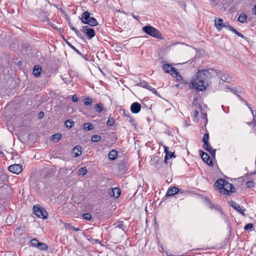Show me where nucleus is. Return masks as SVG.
Wrapping results in <instances>:
<instances>
[{
	"label": "nucleus",
	"mask_w": 256,
	"mask_h": 256,
	"mask_svg": "<svg viewBox=\"0 0 256 256\" xmlns=\"http://www.w3.org/2000/svg\"><path fill=\"white\" fill-rule=\"evenodd\" d=\"M137 85L141 87L146 88L148 85V83L146 82L143 80L140 82L139 84H138Z\"/></svg>",
	"instance_id": "nucleus-48"
},
{
	"label": "nucleus",
	"mask_w": 256,
	"mask_h": 256,
	"mask_svg": "<svg viewBox=\"0 0 256 256\" xmlns=\"http://www.w3.org/2000/svg\"><path fill=\"white\" fill-rule=\"evenodd\" d=\"M88 28V26H84L82 27V29L80 30V31L84 32V34H86L88 33L87 32Z\"/></svg>",
	"instance_id": "nucleus-50"
},
{
	"label": "nucleus",
	"mask_w": 256,
	"mask_h": 256,
	"mask_svg": "<svg viewBox=\"0 0 256 256\" xmlns=\"http://www.w3.org/2000/svg\"><path fill=\"white\" fill-rule=\"evenodd\" d=\"M228 29L232 31L234 33L236 34L237 36H240V32H238L236 30L234 29L233 27H232L231 26L229 25Z\"/></svg>",
	"instance_id": "nucleus-37"
},
{
	"label": "nucleus",
	"mask_w": 256,
	"mask_h": 256,
	"mask_svg": "<svg viewBox=\"0 0 256 256\" xmlns=\"http://www.w3.org/2000/svg\"><path fill=\"white\" fill-rule=\"evenodd\" d=\"M72 100L73 102H76L78 100V98L77 97L76 94H74L72 96Z\"/></svg>",
	"instance_id": "nucleus-52"
},
{
	"label": "nucleus",
	"mask_w": 256,
	"mask_h": 256,
	"mask_svg": "<svg viewBox=\"0 0 256 256\" xmlns=\"http://www.w3.org/2000/svg\"><path fill=\"white\" fill-rule=\"evenodd\" d=\"M180 190L175 186H173L171 188H170L166 192V196H172L174 194H176Z\"/></svg>",
	"instance_id": "nucleus-16"
},
{
	"label": "nucleus",
	"mask_w": 256,
	"mask_h": 256,
	"mask_svg": "<svg viewBox=\"0 0 256 256\" xmlns=\"http://www.w3.org/2000/svg\"><path fill=\"white\" fill-rule=\"evenodd\" d=\"M146 89H148V90H150L152 91V90L153 88H152V86H151L150 85H149V84H148V85H147L146 87Z\"/></svg>",
	"instance_id": "nucleus-59"
},
{
	"label": "nucleus",
	"mask_w": 256,
	"mask_h": 256,
	"mask_svg": "<svg viewBox=\"0 0 256 256\" xmlns=\"http://www.w3.org/2000/svg\"><path fill=\"white\" fill-rule=\"evenodd\" d=\"M65 228L69 229H71L74 231H80V229L79 228H75L74 226H71L70 224H66L65 223Z\"/></svg>",
	"instance_id": "nucleus-31"
},
{
	"label": "nucleus",
	"mask_w": 256,
	"mask_h": 256,
	"mask_svg": "<svg viewBox=\"0 0 256 256\" xmlns=\"http://www.w3.org/2000/svg\"><path fill=\"white\" fill-rule=\"evenodd\" d=\"M132 16L134 18L139 20L140 16H135L133 13H132Z\"/></svg>",
	"instance_id": "nucleus-54"
},
{
	"label": "nucleus",
	"mask_w": 256,
	"mask_h": 256,
	"mask_svg": "<svg viewBox=\"0 0 256 256\" xmlns=\"http://www.w3.org/2000/svg\"><path fill=\"white\" fill-rule=\"evenodd\" d=\"M42 72V68L41 66L39 65L34 66L32 72V74L36 77H38L40 76Z\"/></svg>",
	"instance_id": "nucleus-17"
},
{
	"label": "nucleus",
	"mask_w": 256,
	"mask_h": 256,
	"mask_svg": "<svg viewBox=\"0 0 256 256\" xmlns=\"http://www.w3.org/2000/svg\"><path fill=\"white\" fill-rule=\"evenodd\" d=\"M197 100V98H194V102H193L192 103V104L194 105V102L196 101Z\"/></svg>",
	"instance_id": "nucleus-61"
},
{
	"label": "nucleus",
	"mask_w": 256,
	"mask_h": 256,
	"mask_svg": "<svg viewBox=\"0 0 256 256\" xmlns=\"http://www.w3.org/2000/svg\"><path fill=\"white\" fill-rule=\"evenodd\" d=\"M83 128L85 130L89 131L94 128V126L91 123H86L83 124Z\"/></svg>",
	"instance_id": "nucleus-27"
},
{
	"label": "nucleus",
	"mask_w": 256,
	"mask_h": 256,
	"mask_svg": "<svg viewBox=\"0 0 256 256\" xmlns=\"http://www.w3.org/2000/svg\"><path fill=\"white\" fill-rule=\"evenodd\" d=\"M252 123L254 124V125L256 126V120H254Z\"/></svg>",
	"instance_id": "nucleus-60"
},
{
	"label": "nucleus",
	"mask_w": 256,
	"mask_h": 256,
	"mask_svg": "<svg viewBox=\"0 0 256 256\" xmlns=\"http://www.w3.org/2000/svg\"><path fill=\"white\" fill-rule=\"evenodd\" d=\"M68 24L70 26H70H72V24L70 21V20L69 22H68Z\"/></svg>",
	"instance_id": "nucleus-64"
},
{
	"label": "nucleus",
	"mask_w": 256,
	"mask_h": 256,
	"mask_svg": "<svg viewBox=\"0 0 256 256\" xmlns=\"http://www.w3.org/2000/svg\"><path fill=\"white\" fill-rule=\"evenodd\" d=\"M83 218L87 220H90L92 219V215L90 213H86L82 215Z\"/></svg>",
	"instance_id": "nucleus-40"
},
{
	"label": "nucleus",
	"mask_w": 256,
	"mask_h": 256,
	"mask_svg": "<svg viewBox=\"0 0 256 256\" xmlns=\"http://www.w3.org/2000/svg\"><path fill=\"white\" fill-rule=\"evenodd\" d=\"M94 241L96 242V243H97V242L100 243V242L98 240H95Z\"/></svg>",
	"instance_id": "nucleus-63"
},
{
	"label": "nucleus",
	"mask_w": 256,
	"mask_h": 256,
	"mask_svg": "<svg viewBox=\"0 0 256 256\" xmlns=\"http://www.w3.org/2000/svg\"><path fill=\"white\" fill-rule=\"evenodd\" d=\"M152 92L154 94L158 96H160V94H158V92L155 90V88H152Z\"/></svg>",
	"instance_id": "nucleus-53"
},
{
	"label": "nucleus",
	"mask_w": 256,
	"mask_h": 256,
	"mask_svg": "<svg viewBox=\"0 0 256 256\" xmlns=\"http://www.w3.org/2000/svg\"><path fill=\"white\" fill-rule=\"evenodd\" d=\"M246 20V15L244 13H241V23H244Z\"/></svg>",
	"instance_id": "nucleus-49"
},
{
	"label": "nucleus",
	"mask_w": 256,
	"mask_h": 256,
	"mask_svg": "<svg viewBox=\"0 0 256 256\" xmlns=\"http://www.w3.org/2000/svg\"><path fill=\"white\" fill-rule=\"evenodd\" d=\"M88 24L91 26H94L98 25V22L97 20L94 17H91L88 20Z\"/></svg>",
	"instance_id": "nucleus-24"
},
{
	"label": "nucleus",
	"mask_w": 256,
	"mask_h": 256,
	"mask_svg": "<svg viewBox=\"0 0 256 256\" xmlns=\"http://www.w3.org/2000/svg\"><path fill=\"white\" fill-rule=\"evenodd\" d=\"M141 105L138 102H133L130 106V110L133 114L138 113L141 110Z\"/></svg>",
	"instance_id": "nucleus-10"
},
{
	"label": "nucleus",
	"mask_w": 256,
	"mask_h": 256,
	"mask_svg": "<svg viewBox=\"0 0 256 256\" xmlns=\"http://www.w3.org/2000/svg\"><path fill=\"white\" fill-rule=\"evenodd\" d=\"M246 210L242 206L241 207V214L242 216H245L246 214L244 212Z\"/></svg>",
	"instance_id": "nucleus-55"
},
{
	"label": "nucleus",
	"mask_w": 256,
	"mask_h": 256,
	"mask_svg": "<svg viewBox=\"0 0 256 256\" xmlns=\"http://www.w3.org/2000/svg\"><path fill=\"white\" fill-rule=\"evenodd\" d=\"M95 110L96 112L100 113L104 110V104L102 103H99L95 105Z\"/></svg>",
	"instance_id": "nucleus-25"
},
{
	"label": "nucleus",
	"mask_w": 256,
	"mask_h": 256,
	"mask_svg": "<svg viewBox=\"0 0 256 256\" xmlns=\"http://www.w3.org/2000/svg\"><path fill=\"white\" fill-rule=\"evenodd\" d=\"M118 171L121 174H124L128 170V166L126 164V163L124 162H121L118 166Z\"/></svg>",
	"instance_id": "nucleus-15"
},
{
	"label": "nucleus",
	"mask_w": 256,
	"mask_h": 256,
	"mask_svg": "<svg viewBox=\"0 0 256 256\" xmlns=\"http://www.w3.org/2000/svg\"><path fill=\"white\" fill-rule=\"evenodd\" d=\"M84 104L85 106H88V105L90 104L92 102V98H85L84 100Z\"/></svg>",
	"instance_id": "nucleus-42"
},
{
	"label": "nucleus",
	"mask_w": 256,
	"mask_h": 256,
	"mask_svg": "<svg viewBox=\"0 0 256 256\" xmlns=\"http://www.w3.org/2000/svg\"><path fill=\"white\" fill-rule=\"evenodd\" d=\"M198 110H194V117L196 118L198 116Z\"/></svg>",
	"instance_id": "nucleus-58"
},
{
	"label": "nucleus",
	"mask_w": 256,
	"mask_h": 256,
	"mask_svg": "<svg viewBox=\"0 0 256 256\" xmlns=\"http://www.w3.org/2000/svg\"><path fill=\"white\" fill-rule=\"evenodd\" d=\"M175 78L178 81H180L182 80V76L180 74L179 72L176 70V72H174Z\"/></svg>",
	"instance_id": "nucleus-46"
},
{
	"label": "nucleus",
	"mask_w": 256,
	"mask_h": 256,
	"mask_svg": "<svg viewBox=\"0 0 256 256\" xmlns=\"http://www.w3.org/2000/svg\"><path fill=\"white\" fill-rule=\"evenodd\" d=\"M244 102V104L248 106L250 110V112L253 116L254 120H256V114H254V110H252V108L250 106V105H248L246 102L241 98V102Z\"/></svg>",
	"instance_id": "nucleus-34"
},
{
	"label": "nucleus",
	"mask_w": 256,
	"mask_h": 256,
	"mask_svg": "<svg viewBox=\"0 0 256 256\" xmlns=\"http://www.w3.org/2000/svg\"><path fill=\"white\" fill-rule=\"evenodd\" d=\"M252 11L253 14H256V4L252 8Z\"/></svg>",
	"instance_id": "nucleus-57"
},
{
	"label": "nucleus",
	"mask_w": 256,
	"mask_h": 256,
	"mask_svg": "<svg viewBox=\"0 0 256 256\" xmlns=\"http://www.w3.org/2000/svg\"><path fill=\"white\" fill-rule=\"evenodd\" d=\"M253 227H254V224L252 223H249V224H246L244 226V229L246 231L251 230H252V228H253Z\"/></svg>",
	"instance_id": "nucleus-38"
},
{
	"label": "nucleus",
	"mask_w": 256,
	"mask_h": 256,
	"mask_svg": "<svg viewBox=\"0 0 256 256\" xmlns=\"http://www.w3.org/2000/svg\"><path fill=\"white\" fill-rule=\"evenodd\" d=\"M199 154L203 161L210 166H213V163L210 156L206 152L199 150Z\"/></svg>",
	"instance_id": "nucleus-5"
},
{
	"label": "nucleus",
	"mask_w": 256,
	"mask_h": 256,
	"mask_svg": "<svg viewBox=\"0 0 256 256\" xmlns=\"http://www.w3.org/2000/svg\"><path fill=\"white\" fill-rule=\"evenodd\" d=\"M108 156L110 160H114L118 157V152L115 150H112L110 152Z\"/></svg>",
	"instance_id": "nucleus-18"
},
{
	"label": "nucleus",
	"mask_w": 256,
	"mask_h": 256,
	"mask_svg": "<svg viewBox=\"0 0 256 256\" xmlns=\"http://www.w3.org/2000/svg\"><path fill=\"white\" fill-rule=\"evenodd\" d=\"M203 147L207 151H210V150L212 148L208 142H206V144L205 143H204Z\"/></svg>",
	"instance_id": "nucleus-47"
},
{
	"label": "nucleus",
	"mask_w": 256,
	"mask_h": 256,
	"mask_svg": "<svg viewBox=\"0 0 256 256\" xmlns=\"http://www.w3.org/2000/svg\"><path fill=\"white\" fill-rule=\"evenodd\" d=\"M206 129V133L204 135L203 138H202V142L204 143H205L206 144V142H208L209 139V134L206 128H204Z\"/></svg>",
	"instance_id": "nucleus-32"
},
{
	"label": "nucleus",
	"mask_w": 256,
	"mask_h": 256,
	"mask_svg": "<svg viewBox=\"0 0 256 256\" xmlns=\"http://www.w3.org/2000/svg\"><path fill=\"white\" fill-rule=\"evenodd\" d=\"M215 76L220 78L222 80H224L222 72L218 70L207 68L198 70L193 76L189 87L198 92L203 91L211 84L210 80Z\"/></svg>",
	"instance_id": "nucleus-1"
},
{
	"label": "nucleus",
	"mask_w": 256,
	"mask_h": 256,
	"mask_svg": "<svg viewBox=\"0 0 256 256\" xmlns=\"http://www.w3.org/2000/svg\"><path fill=\"white\" fill-rule=\"evenodd\" d=\"M34 213L38 218L46 219L48 216V214L44 208L34 206L33 207Z\"/></svg>",
	"instance_id": "nucleus-3"
},
{
	"label": "nucleus",
	"mask_w": 256,
	"mask_h": 256,
	"mask_svg": "<svg viewBox=\"0 0 256 256\" xmlns=\"http://www.w3.org/2000/svg\"><path fill=\"white\" fill-rule=\"evenodd\" d=\"M255 186L256 183L252 180H248L246 182V186L248 188H254Z\"/></svg>",
	"instance_id": "nucleus-29"
},
{
	"label": "nucleus",
	"mask_w": 256,
	"mask_h": 256,
	"mask_svg": "<svg viewBox=\"0 0 256 256\" xmlns=\"http://www.w3.org/2000/svg\"><path fill=\"white\" fill-rule=\"evenodd\" d=\"M70 29L74 31L77 36L81 39H84V36L77 29H76L73 26H70Z\"/></svg>",
	"instance_id": "nucleus-28"
},
{
	"label": "nucleus",
	"mask_w": 256,
	"mask_h": 256,
	"mask_svg": "<svg viewBox=\"0 0 256 256\" xmlns=\"http://www.w3.org/2000/svg\"><path fill=\"white\" fill-rule=\"evenodd\" d=\"M115 122H115V120L114 118H108V119L106 122V124L110 126H112L115 124Z\"/></svg>",
	"instance_id": "nucleus-36"
},
{
	"label": "nucleus",
	"mask_w": 256,
	"mask_h": 256,
	"mask_svg": "<svg viewBox=\"0 0 256 256\" xmlns=\"http://www.w3.org/2000/svg\"><path fill=\"white\" fill-rule=\"evenodd\" d=\"M142 30L148 35L154 38H162V34L160 31L150 25H147L144 26L142 28Z\"/></svg>",
	"instance_id": "nucleus-2"
},
{
	"label": "nucleus",
	"mask_w": 256,
	"mask_h": 256,
	"mask_svg": "<svg viewBox=\"0 0 256 256\" xmlns=\"http://www.w3.org/2000/svg\"><path fill=\"white\" fill-rule=\"evenodd\" d=\"M44 116V112H40L39 114H38V118H42Z\"/></svg>",
	"instance_id": "nucleus-56"
},
{
	"label": "nucleus",
	"mask_w": 256,
	"mask_h": 256,
	"mask_svg": "<svg viewBox=\"0 0 256 256\" xmlns=\"http://www.w3.org/2000/svg\"><path fill=\"white\" fill-rule=\"evenodd\" d=\"M25 229L24 226H20L15 230L14 234L17 236H22L25 232Z\"/></svg>",
	"instance_id": "nucleus-20"
},
{
	"label": "nucleus",
	"mask_w": 256,
	"mask_h": 256,
	"mask_svg": "<svg viewBox=\"0 0 256 256\" xmlns=\"http://www.w3.org/2000/svg\"><path fill=\"white\" fill-rule=\"evenodd\" d=\"M72 153L74 154V157L76 158L80 156L82 154V148L79 146H76L72 149Z\"/></svg>",
	"instance_id": "nucleus-14"
},
{
	"label": "nucleus",
	"mask_w": 256,
	"mask_h": 256,
	"mask_svg": "<svg viewBox=\"0 0 256 256\" xmlns=\"http://www.w3.org/2000/svg\"><path fill=\"white\" fill-rule=\"evenodd\" d=\"M229 204L232 208L236 210L238 212H240V206L238 205L235 202L230 200L229 202Z\"/></svg>",
	"instance_id": "nucleus-26"
},
{
	"label": "nucleus",
	"mask_w": 256,
	"mask_h": 256,
	"mask_svg": "<svg viewBox=\"0 0 256 256\" xmlns=\"http://www.w3.org/2000/svg\"><path fill=\"white\" fill-rule=\"evenodd\" d=\"M62 134H61L56 133L52 136L51 140L54 142H57L62 138Z\"/></svg>",
	"instance_id": "nucleus-23"
},
{
	"label": "nucleus",
	"mask_w": 256,
	"mask_h": 256,
	"mask_svg": "<svg viewBox=\"0 0 256 256\" xmlns=\"http://www.w3.org/2000/svg\"><path fill=\"white\" fill-rule=\"evenodd\" d=\"M212 155V158H215V154H216V150L213 149L212 148L210 150V151H208Z\"/></svg>",
	"instance_id": "nucleus-51"
},
{
	"label": "nucleus",
	"mask_w": 256,
	"mask_h": 256,
	"mask_svg": "<svg viewBox=\"0 0 256 256\" xmlns=\"http://www.w3.org/2000/svg\"><path fill=\"white\" fill-rule=\"evenodd\" d=\"M126 226L124 225L122 221H120L118 222V224L116 226V228H118L124 231V229L126 228Z\"/></svg>",
	"instance_id": "nucleus-39"
},
{
	"label": "nucleus",
	"mask_w": 256,
	"mask_h": 256,
	"mask_svg": "<svg viewBox=\"0 0 256 256\" xmlns=\"http://www.w3.org/2000/svg\"><path fill=\"white\" fill-rule=\"evenodd\" d=\"M215 22V26H216V28L220 30H222L223 28H228L229 24L228 22L224 23L223 20L220 18H216L214 20Z\"/></svg>",
	"instance_id": "nucleus-6"
},
{
	"label": "nucleus",
	"mask_w": 256,
	"mask_h": 256,
	"mask_svg": "<svg viewBox=\"0 0 256 256\" xmlns=\"http://www.w3.org/2000/svg\"><path fill=\"white\" fill-rule=\"evenodd\" d=\"M64 41L66 43L70 48H72L74 52H76L78 54L80 55L82 57L84 58V56L81 52L78 50L76 47H74L72 44L68 40L64 38Z\"/></svg>",
	"instance_id": "nucleus-21"
},
{
	"label": "nucleus",
	"mask_w": 256,
	"mask_h": 256,
	"mask_svg": "<svg viewBox=\"0 0 256 256\" xmlns=\"http://www.w3.org/2000/svg\"><path fill=\"white\" fill-rule=\"evenodd\" d=\"M74 122L70 120H68L65 122V126L68 128H72L73 126Z\"/></svg>",
	"instance_id": "nucleus-33"
},
{
	"label": "nucleus",
	"mask_w": 256,
	"mask_h": 256,
	"mask_svg": "<svg viewBox=\"0 0 256 256\" xmlns=\"http://www.w3.org/2000/svg\"><path fill=\"white\" fill-rule=\"evenodd\" d=\"M31 244L34 247L37 248L40 242L37 240L36 238H33L30 240Z\"/></svg>",
	"instance_id": "nucleus-41"
},
{
	"label": "nucleus",
	"mask_w": 256,
	"mask_h": 256,
	"mask_svg": "<svg viewBox=\"0 0 256 256\" xmlns=\"http://www.w3.org/2000/svg\"><path fill=\"white\" fill-rule=\"evenodd\" d=\"M240 15L238 17V21L240 22Z\"/></svg>",
	"instance_id": "nucleus-62"
},
{
	"label": "nucleus",
	"mask_w": 256,
	"mask_h": 256,
	"mask_svg": "<svg viewBox=\"0 0 256 256\" xmlns=\"http://www.w3.org/2000/svg\"><path fill=\"white\" fill-rule=\"evenodd\" d=\"M37 248L40 250H47L48 247L46 244L40 242Z\"/></svg>",
	"instance_id": "nucleus-30"
},
{
	"label": "nucleus",
	"mask_w": 256,
	"mask_h": 256,
	"mask_svg": "<svg viewBox=\"0 0 256 256\" xmlns=\"http://www.w3.org/2000/svg\"><path fill=\"white\" fill-rule=\"evenodd\" d=\"M124 114L126 118V120L129 122L132 126H135L134 119L129 115H127L125 113H124Z\"/></svg>",
	"instance_id": "nucleus-43"
},
{
	"label": "nucleus",
	"mask_w": 256,
	"mask_h": 256,
	"mask_svg": "<svg viewBox=\"0 0 256 256\" xmlns=\"http://www.w3.org/2000/svg\"><path fill=\"white\" fill-rule=\"evenodd\" d=\"M224 187V190H222L223 194L230 196L232 193L234 192L236 190L235 187L230 183L225 180Z\"/></svg>",
	"instance_id": "nucleus-4"
},
{
	"label": "nucleus",
	"mask_w": 256,
	"mask_h": 256,
	"mask_svg": "<svg viewBox=\"0 0 256 256\" xmlns=\"http://www.w3.org/2000/svg\"><path fill=\"white\" fill-rule=\"evenodd\" d=\"M164 162L166 164L168 163V160L172 157H175L174 153L169 150V148L168 146H164Z\"/></svg>",
	"instance_id": "nucleus-11"
},
{
	"label": "nucleus",
	"mask_w": 256,
	"mask_h": 256,
	"mask_svg": "<svg viewBox=\"0 0 256 256\" xmlns=\"http://www.w3.org/2000/svg\"><path fill=\"white\" fill-rule=\"evenodd\" d=\"M109 194L111 197L118 198L121 194V190L118 188H114L111 190Z\"/></svg>",
	"instance_id": "nucleus-12"
},
{
	"label": "nucleus",
	"mask_w": 256,
	"mask_h": 256,
	"mask_svg": "<svg viewBox=\"0 0 256 256\" xmlns=\"http://www.w3.org/2000/svg\"><path fill=\"white\" fill-rule=\"evenodd\" d=\"M225 180L222 178L218 179L214 183V187L221 194H222V190H224V187Z\"/></svg>",
	"instance_id": "nucleus-7"
},
{
	"label": "nucleus",
	"mask_w": 256,
	"mask_h": 256,
	"mask_svg": "<svg viewBox=\"0 0 256 256\" xmlns=\"http://www.w3.org/2000/svg\"><path fill=\"white\" fill-rule=\"evenodd\" d=\"M101 140V136L98 135H94L92 136L91 140L93 142H98Z\"/></svg>",
	"instance_id": "nucleus-35"
},
{
	"label": "nucleus",
	"mask_w": 256,
	"mask_h": 256,
	"mask_svg": "<svg viewBox=\"0 0 256 256\" xmlns=\"http://www.w3.org/2000/svg\"><path fill=\"white\" fill-rule=\"evenodd\" d=\"M163 70L168 74H170L171 75H173L174 72H176V69L172 66L170 64H166L162 66Z\"/></svg>",
	"instance_id": "nucleus-8"
},
{
	"label": "nucleus",
	"mask_w": 256,
	"mask_h": 256,
	"mask_svg": "<svg viewBox=\"0 0 256 256\" xmlns=\"http://www.w3.org/2000/svg\"><path fill=\"white\" fill-rule=\"evenodd\" d=\"M8 181L7 175L3 171H0V184H3Z\"/></svg>",
	"instance_id": "nucleus-19"
},
{
	"label": "nucleus",
	"mask_w": 256,
	"mask_h": 256,
	"mask_svg": "<svg viewBox=\"0 0 256 256\" xmlns=\"http://www.w3.org/2000/svg\"><path fill=\"white\" fill-rule=\"evenodd\" d=\"M90 18V13L88 11H86L82 14L80 20L82 23L88 24Z\"/></svg>",
	"instance_id": "nucleus-13"
},
{
	"label": "nucleus",
	"mask_w": 256,
	"mask_h": 256,
	"mask_svg": "<svg viewBox=\"0 0 256 256\" xmlns=\"http://www.w3.org/2000/svg\"><path fill=\"white\" fill-rule=\"evenodd\" d=\"M202 118L205 120V124L202 126V128L204 130V128H206V124L208 122L207 114L204 112L202 114Z\"/></svg>",
	"instance_id": "nucleus-45"
},
{
	"label": "nucleus",
	"mask_w": 256,
	"mask_h": 256,
	"mask_svg": "<svg viewBox=\"0 0 256 256\" xmlns=\"http://www.w3.org/2000/svg\"><path fill=\"white\" fill-rule=\"evenodd\" d=\"M8 170L12 173L18 174L22 171V167L20 164H14L9 166Z\"/></svg>",
	"instance_id": "nucleus-9"
},
{
	"label": "nucleus",
	"mask_w": 256,
	"mask_h": 256,
	"mask_svg": "<svg viewBox=\"0 0 256 256\" xmlns=\"http://www.w3.org/2000/svg\"><path fill=\"white\" fill-rule=\"evenodd\" d=\"M87 32L88 33L86 34V36H87L88 38L90 40L92 39L96 35L94 30L90 27L88 28Z\"/></svg>",
	"instance_id": "nucleus-22"
},
{
	"label": "nucleus",
	"mask_w": 256,
	"mask_h": 256,
	"mask_svg": "<svg viewBox=\"0 0 256 256\" xmlns=\"http://www.w3.org/2000/svg\"><path fill=\"white\" fill-rule=\"evenodd\" d=\"M87 172V170L86 167L81 168L79 170V173L80 175L84 176Z\"/></svg>",
	"instance_id": "nucleus-44"
}]
</instances>
